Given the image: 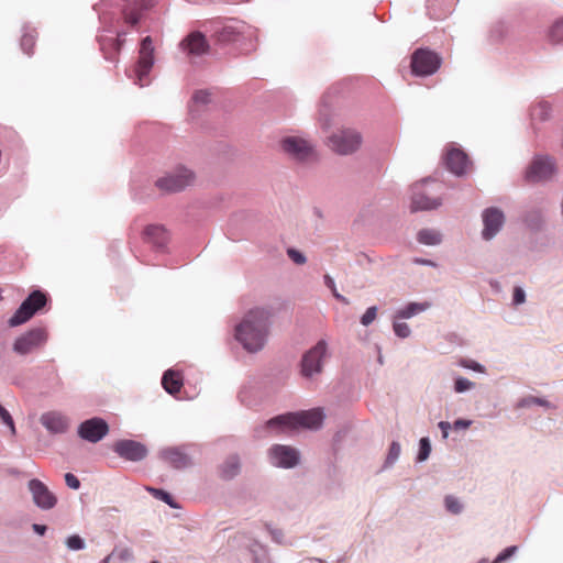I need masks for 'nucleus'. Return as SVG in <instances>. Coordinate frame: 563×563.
Instances as JSON below:
<instances>
[{
  "label": "nucleus",
  "mask_w": 563,
  "mask_h": 563,
  "mask_svg": "<svg viewBox=\"0 0 563 563\" xmlns=\"http://www.w3.org/2000/svg\"><path fill=\"white\" fill-rule=\"evenodd\" d=\"M273 316L272 307H254L235 325L234 338L246 352L257 353L264 349L269 336Z\"/></svg>",
  "instance_id": "f257e3e1"
},
{
  "label": "nucleus",
  "mask_w": 563,
  "mask_h": 563,
  "mask_svg": "<svg viewBox=\"0 0 563 563\" xmlns=\"http://www.w3.org/2000/svg\"><path fill=\"white\" fill-rule=\"evenodd\" d=\"M330 358L328 342L319 340L313 346L306 351L299 363V373L302 378L316 382L323 373L324 366Z\"/></svg>",
  "instance_id": "f03ea898"
},
{
  "label": "nucleus",
  "mask_w": 563,
  "mask_h": 563,
  "mask_svg": "<svg viewBox=\"0 0 563 563\" xmlns=\"http://www.w3.org/2000/svg\"><path fill=\"white\" fill-rule=\"evenodd\" d=\"M216 36L222 44L234 43L251 51L255 47L253 43L257 41V30L244 22L234 21L217 30Z\"/></svg>",
  "instance_id": "7ed1b4c3"
},
{
  "label": "nucleus",
  "mask_w": 563,
  "mask_h": 563,
  "mask_svg": "<svg viewBox=\"0 0 563 563\" xmlns=\"http://www.w3.org/2000/svg\"><path fill=\"white\" fill-rule=\"evenodd\" d=\"M549 209L550 202L547 197H534L522 207L519 220L527 230L540 232L547 225Z\"/></svg>",
  "instance_id": "20e7f679"
},
{
  "label": "nucleus",
  "mask_w": 563,
  "mask_h": 563,
  "mask_svg": "<svg viewBox=\"0 0 563 563\" xmlns=\"http://www.w3.org/2000/svg\"><path fill=\"white\" fill-rule=\"evenodd\" d=\"M282 152L298 164H310L318 159L316 145L299 135H287L280 140Z\"/></svg>",
  "instance_id": "39448f33"
},
{
  "label": "nucleus",
  "mask_w": 563,
  "mask_h": 563,
  "mask_svg": "<svg viewBox=\"0 0 563 563\" xmlns=\"http://www.w3.org/2000/svg\"><path fill=\"white\" fill-rule=\"evenodd\" d=\"M154 46L151 36H146L141 41L139 49V59L128 76L133 79L134 84L145 87L150 84L148 75L154 66Z\"/></svg>",
  "instance_id": "423d86ee"
},
{
  "label": "nucleus",
  "mask_w": 563,
  "mask_h": 563,
  "mask_svg": "<svg viewBox=\"0 0 563 563\" xmlns=\"http://www.w3.org/2000/svg\"><path fill=\"white\" fill-rule=\"evenodd\" d=\"M196 174L185 165H178L159 177L155 185L164 192H178L194 185Z\"/></svg>",
  "instance_id": "0eeeda50"
},
{
  "label": "nucleus",
  "mask_w": 563,
  "mask_h": 563,
  "mask_svg": "<svg viewBox=\"0 0 563 563\" xmlns=\"http://www.w3.org/2000/svg\"><path fill=\"white\" fill-rule=\"evenodd\" d=\"M47 302L46 295L41 290L32 291L29 297L20 305L18 310L9 319L10 327H18L29 321Z\"/></svg>",
  "instance_id": "6e6552de"
},
{
  "label": "nucleus",
  "mask_w": 563,
  "mask_h": 563,
  "mask_svg": "<svg viewBox=\"0 0 563 563\" xmlns=\"http://www.w3.org/2000/svg\"><path fill=\"white\" fill-rule=\"evenodd\" d=\"M361 134L353 129H340L328 137L329 147L340 155H349L358 150Z\"/></svg>",
  "instance_id": "1a4fd4ad"
},
{
  "label": "nucleus",
  "mask_w": 563,
  "mask_h": 563,
  "mask_svg": "<svg viewBox=\"0 0 563 563\" xmlns=\"http://www.w3.org/2000/svg\"><path fill=\"white\" fill-rule=\"evenodd\" d=\"M441 57L428 49L418 48L411 56V70L412 74L419 77L433 75L441 66Z\"/></svg>",
  "instance_id": "9d476101"
},
{
  "label": "nucleus",
  "mask_w": 563,
  "mask_h": 563,
  "mask_svg": "<svg viewBox=\"0 0 563 563\" xmlns=\"http://www.w3.org/2000/svg\"><path fill=\"white\" fill-rule=\"evenodd\" d=\"M46 341L47 333L45 329L34 328L18 336L12 350L19 355H27L42 347Z\"/></svg>",
  "instance_id": "9b49d317"
},
{
  "label": "nucleus",
  "mask_w": 563,
  "mask_h": 563,
  "mask_svg": "<svg viewBox=\"0 0 563 563\" xmlns=\"http://www.w3.org/2000/svg\"><path fill=\"white\" fill-rule=\"evenodd\" d=\"M296 430L292 412L279 415L255 428V435L264 438L268 435L287 434Z\"/></svg>",
  "instance_id": "f8f14e48"
},
{
  "label": "nucleus",
  "mask_w": 563,
  "mask_h": 563,
  "mask_svg": "<svg viewBox=\"0 0 563 563\" xmlns=\"http://www.w3.org/2000/svg\"><path fill=\"white\" fill-rule=\"evenodd\" d=\"M268 462L279 468H294L300 462V453L297 449L285 445L274 444L267 451Z\"/></svg>",
  "instance_id": "ddd939ff"
},
{
  "label": "nucleus",
  "mask_w": 563,
  "mask_h": 563,
  "mask_svg": "<svg viewBox=\"0 0 563 563\" xmlns=\"http://www.w3.org/2000/svg\"><path fill=\"white\" fill-rule=\"evenodd\" d=\"M194 444L169 446L159 451V457L176 470H184L192 465L190 450Z\"/></svg>",
  "instance_id": "4468645a"
},
{
  "label": "nucleus",
  "mask_w": 563,
  "mask_h": 563,
  "mask_svg": "<svg viewBox=\"0 0 563 563\" xmlns=\"http://www.w3.org/2000/svg\"><path fill=\"white\" fill-rule=\"evenodd\" d=\"M109 432V424L107 421L99 417H93L82 421L78 426V435L90 443L101 441Z\"/></svg>",
  "instance_id": "2eb2a0df"
},
{
  "label": "nucleus",
  "mask_w": 563,
  "mask_h": 563,
  "mask_svg": "<svg viewBox=\"0 0 563 563\" xmlns=\"http://www.w3.org/2000/svg\"><path fill=\"white\" fill-rule=\"evenodd\" d=\"M482 238L485 241H490L501 231L505 224V214L499 208H486L482 212Z\"/></svg>",
  "instance_id": "dca6fc26"
},
{
  "label": "nucleus",
  "mask_w": 563,
  "mask_h": 563,
  "mask_svg": "<svg viewBox=\"0 0 563 563\" xmlns=\"http://www.w3.org/2000/svg\"><path fill=\"white\" fill-rule=\"evenodd\" d=\"M430 183V179H423L412 186V196L410 209L412 212L422 210H433L441 206L440 198H430L424 190V186Z\"/></svg>",
  "instance_id": "f3484780"
},
{
  "label": "nucleus",
  "mask_w": 563,
  "mask_h": 563,
  "mask_svg": "<svg viewBox=\"0 0 563 563\" xmlns=\"http://www.w3.org/2000/svg\"><path fill=\"white\" fill-rule=\"evenodd\" d=\"M554 162L548 156H537L529 165L526 177L529 181L548 180L554 174Z\"/></svg>",
  "instance_id": "a211bd4d"
},
{
  "label": "nucleus",
  "mask_w": 563,
  "mask_h": 563,
  "mask_svg": "<svg viewBox=\"0 0 563 563\" xmlns=\"http://www.w3.org/2000/svg\"><path fill=\"white\" fill-rule=\"evenodd\" d=\"M113 451L122 459L139 462L146 457L147 449L141 442L134 440H119L113 445Z\"/></svg>",
  "instance_id": "6ab92c4d"
},
{
  "label": "nucleus",
  "mask_w": 563,
  "mask_h": 563,
  "mask_svg": "<svg viewBox=\"0 0 563 563\" xmlns=\"http://www.w3.org/2000/svg\"><path fill=\"white\" fill-rule=\"evenodd\" d=\"M27 486L32 494L33 501L38 508L48 510L56 505V496L40 479H31Z\"/></svg>",
  "instance_id": "aec40b11"
},
{
  "label": "nucleus",
  "mask_w": 563,
  "mask_h": 563,
  "mask_svg": "<svg viewBox=\"0 0 563 563\" xmlns=\"http://www.w3.org/2000/svg\"><path fill=\"white\" fill-rule=\"evenodd\" d=\"M40 422L52 434H62L69 429V418L60 411L44 412Z\"/></svg>",
  "instance_id": "412c9836"
},
{
  "label": "nucleus",
  "mask_w": 563,
  "mask_h": 563,
  "mask_svg": "<svg viewBox=\"0 0 563 563\" xmlns=\"http://www.w3.org/2000/svg\"><path fill=\"white\" fill-rule=\"evenodd\" d=\"M180 48L189 57H197L207 53L209 49V45L202 33L192 32L180 42Z\"/></svg>",
  "instance_id": "4be33fe9"
},
{
  "label": "nucleus",
  "mask_w": 563,
  "mask_h": 563,
  "mask_svg": "<svg viewBox=\"0 0 563 563\" xmlns=\"http://www.w3.org/2000/svg\"><path fill=\"white\" fill-rule=\"evenodd\" d=\"M292 417H295L296 430L300 427L317 430L323 423L324 412L321 408H313L310 410L292 413Z\"/></svg>",
  "instance_id": "5701e85b"
},
{
  "label": "nucleus",
  "mask_w": 563,
  "mask_h": 563,
  "mask_svg": "<svg viewBox=\"0 0 563 563\" xmlns=\"http://www.w3.org/2000/svg\"><path fill=\"white\" fill-rule=\"evenodd\" d=\"M445 163L449 170L456 176L464 175L470 165L467 155L457 148H452L448 152Z\"/></svg>",
  "instance_id": "b1692460"
},
{
  "label": "nucleus",
  "mask_w": 563,
  "mask_h": 563,
  "mask_svg": "<svg viewBox=\"0 0 563 563\" xmlns=\"http://www.w3.org/2000/svg\"><path fill=\"white\" fill-rule=\"evenodd\" d=\"M241 459L238 454H230L219 466V475L222 479L230 481L241 472Z\"/></svg>",
  "instance_id": "393cba45"
},
{
  "label": "nucleus",
  "mask_w": 563,
  "mask_h": 563,
  "mask_svg": "<svg viewBox=\"0 0 563 563\" xmlns=\"http://www.w3.org/2000/svg\"><path fill=\"white\" fill-rule=\"evenodd\" d=\"M147 242L152 243L156 249H164L168 242V234L162 225H148L144 231Z\"/></svg>",
  "instance_id": "a878e982"
},
{
  "label": "nucleus",
  "mask_w": 563,
  "mask_h": 563,
  "mask_svg": "<svg viewBox=\"0 0 563 563\" xmlns=\"http://www.w3.org/2000/svg\"><path fill=\"white\" fill-rule=\"evenodd\" d=\"M155 0H139L124 11L125 22L135 25L141 19V12L151 9Z\"/></svg>",
  "instance_id": "bb28decb"
},
{
  "label": "nucleus",
  "mask_w": 563,
  "mask_h": 563,
  "mask_svg": "<svg viewBox=\"0 0 563 563\" xmlns=\"http://www.w3.org/2000/svg\"><path fill=\"white\" fill-rule=\"evenodd\" d=\"M442 233L432 228H424L418 231L417 241L427 246H437L442 243Z\"/></svg>",
  "instance_id": "cd10ccee"
},
{
  "label": "nucleus",
  "mask_w": 563,
  "mask_h": 563,
  "mask_svg": "<svg viewBox=\"0 0 563 563\" xmlns=\"http://www.w3.org/2000/svg\"><path fill=\"white\" fill-rule=\"evenodd\" d=\"M162 385L170 395L178 393L183 386L179 373L174 369H167L162 377Z\"/></svg>",
  "instance_id": "c85d7f7f"
},
{
  "label": "nucleus",
  "mask_w": 563,
  "mask_h": 563,
  "mask_svg": "<svg viewBox=\"0 0 563 563\" xmlns=\"http://www.w3.org/2000/svg\"><path fill=\"white\" fill-rule=\"evenodd\" d=\"M430 308L429 302H409L395 312L396 319H410Z\"/></svg>",
  "instance_id": "c756f323"
},
{
  "label": "nucleus",
  "mask_w": 563,
  "mask_h": 563,
  "mask_svg": "<svg viewBox=\"0 0 563 563\" xmlns=\"http://www.w3.org/2000/svg\"><path fill=\"white\" fill-rule=\"evenodd\" d=\"M552 113V107L548 101L541 100L532 106L530 110V118L532 121H547Z\"/></svg>",
  "instance_id": "7c9ffc66"
},
{
  "label": "nucleus",
  "mask_w": 563,
  "mask_h": 563,
  "mask_svg": "<svg viewBox=\"0 0 563 563\" xmlns=\"http://www.w3.org/2000/svg\"><path fill=\"white\" fill-rule=\"evenodd\" d=\"M532 406H540V407H543L547 410L555 408V406L552 405L545 398L534 397V396L523 397L517 404V408H531Z\"/></svg>",
  "instance_id": "2f4dec72"
},
{
  "label": "nucleus",
  "mask_w": 563,
  "mask_h": 563,
  "mask_svg": "<svg viewBox=\"0 0 563 563\" xmlns=\"http://www.w3.org/2000/svg\"><path fill=\"white\" fill-rule=\"evenodd\" d=\"M547 38L553 44L563 43V18L555 20L547 32Z\"/></svg>",
  "instance_id": "473e14b6"
},
{
  "label": "nucleus",
  "mask_w": 563,
  "mask_h": 563,
  "mask_svg": "<svg viewBox=\"0 0 563 563\" xmlns=\"http://www.w3.org/2000/svg\"><path fill=\"white\" fill-rule=\"evenodd\" d=\"M401 453V445L398 441H393L389 445L383 468L387 470L395 465Z\"/></svg>",
  "instance_id": "72a5a7b5"
},
{
  "label": "nucleus",
  "mask_w": 563,
  "mask_h": 563,
  "mask_svg": "<svg viewBox=\"0 0 563 563\" xmlns=\"http://www.w3.org/2000/svg\"><path fill=\"white\" fill-rule=\"evenodd\" d=\"M476 384L464 376H456L454 378L453 390L456 394H463L474 389Z\"/></svg>",
  "instance_id": "f704fd0d"
},
{
  "label": "nucleus",
  "mask_w": 563,
  "mask_h": 563,
  "mask_svg": "<svg viewBox=\"0 0 563 563\" xmlns=\"http://www.w3.org/2000/svg\"><path fill=\"white\" fill-rule=\"evenodd\" d=\"M401 319H396V316L393 317V330L394 333L400 339H407L411 334V329L406 322H401Z\"/></svg>",
  "instance_id": "c9c22d12"
},
{
  "label": "nucleus",
  "mask_w": 563,
  "mask_h": 563,
  "mask_svg": "<svg viewBox=\"0 0 563 563\" xmlns=\"http://www.w3.org/2000/svg\"><path fill=\"white\" fill-rule=\"evenodd\" d=\"M146 490L151 493L153 497L166 503L172 508H178V505L174 501V498L167 492L153 487H146Z\"/></svg>",
  "instance_id": "e433bc0d"
},
{
  "label": "nucleus",
  "mask_w": 563,
  "mask_h": 563,
  "mask_svg": "<svg viewBox=\"0 0 563 563\" xmlns=\"http://www.w3.org/2000/svg\"><path fill=\"white\" fill-rule=\"evenodd\" d=\"M444 506L445 509L453 515H459L463 511V505L461 500L452 495H448L444 498Z\"/></svg>",
  "instance_id": "4c0bfd02"
},
{
  "label": "nucleus",
  "mask_w": 563,
  "mask_h": 563,
  "mask_svg": "<svg viewBox=\"0 0 563 563\" xmlns=\"http://www.w3.org/2000/svg\"><path fill=\"white\" fill-rule=\"evenodd\" d=\"M457 365L462 368L471 369L476 373H481V374L486 373V367L484 365H482L481 363H478L477 361L472 360V358H461V360H459Z\"/></svg>",
  "instance_id": "58836bf2"
},
{
  "label": "nucleus",
  "mask_w": 563,
  "mask_h": 563,
  "mask_svg": "<svg viewBox=\"0 0 563 563\" xmlns=\"http://www.w3.org/2000/svg\"><path fill=\"white\" fill-rule=\"evenodd\" d=\"M430 453H431V443H430L429 438H427V437L421 438L419 441V451H418V455H417V461L423 462V461L428 460L430 456Z\"/></svg>",
  "instance_id": "ea45409f"
},
{
  "label": "nucleus",
  "mask_w": 563,
  "mask_h": 563,
  "mask_svg": "<svg viewBox=\"0 0 563 563\" xmlns=\"http://www.w3.org/2000/svg\"><path fill=\"white\" fill-rule=\"evenodd\" d=\"M66 547L71 551H80L86 548L85 540L78 534H73L66 539Z\"/></svg>",
  "instance_id": "a19ab883"
},
{
  "label": "nucleus",
  "mask_w": 563,
  "mask_h": 563,
  "mask_svg": "<svg viewBox=\"0 0 563 563\" xmlns=\"http://www.w3.org/2000/svg\"><path fill=\"white\" fill-rule=\"evenodd\" d=\"M0 419L10 429L12 435L16 433L14 420L10 412L0 404Z\"/></svg>",
  "instance_id": "79ce46f5"
},
{
  "label": "nucleus",
  "mask_w": 563,
  "mask_h": 563,
  "mask_svg": "<svg viewBox=\"0 0 563 563\" xmlns=\"http://www.w3.org/2000/svg\"><path fill=\"white\" fill-rule=\"evenodd\" d=\"M323 280H324V285L331 289L332 291V295L338 299L340 300L341 302L347 305L349 303V300L342 296L341 294L338 292L336 290V286H335V283H334V279L330 276V275H324L323 277Z\"/></svg>",
  "instance_id": "37998d69"
},
{
  "label": "nucleus",
  "mask_w": 563,
  "mask_h": 563,
  "mask_svg": "<svg viewBox=\"0 0 563 563\" xmlns=\"http://www.w3.org/2000/svg\"><path fill=\"white\" fill-rule=\"evenodd\" d=\"M197 106L208 104L211 100V93L208 90H197L191 98Z\"/></svg>",
  "instance_id": "c03bdc74"
},
{
  "label": "nucleus",
  "mask_w": 563,
  "mask_h": 563,
  "mask_svg": "<svg viewBox=\"0 0 563 563\" xmlns=\"http://www.w3.org/2000/svg\"><path fill=\"white\" fill-rule=\"evenodd\" d=\"M35 37L33 34L24 32L21 38V47L27 55L32 54V47L34 45Z\"/></svg>",
  "instance_id": "a18cd8bd"
},
{
  "label": "nucleus",
  "mask_w": 563,
  "mask_h": 563,
  "mask_svg": "<svg viewBox=\"0 0 563 563\" xmlns=\"http://www.w3.org/2000/svg\"><path fill=\"white\" fill-rule=\"evenodd\" d=\"M287 255L297 265H303L307 262L306 255L297 249H287Z\"/></svg>",
  "instance_id": "49530a36"
},
{
  "label": "nucleus",
  "mask_w": 563,
  "mask_h": 563,
  "mask_svg": "<svg viewBox=\"0 0 563 563\" xmlns=\"http://www.w3.org/2000/svg\"><path fill=\"white\" fill-rule=\"evenodd\" d=\"M377 310L378 309L376 306H372V307L367 308L366 311L361 317V323L364 327H368L371 323H373V321L377 317Z\"/></svg>",
  "instance_id": "de8ad7c7"
},
{
  "label": "nucleus",
  "mask_w": 563,
  "mask_h": 563,
  "mask_svg": "<svg viewBox=\"0 0 563 563\" xmlns=\"http://www.w3.org/2000/svg\"><path fill=\"white\" fill-rule=\"evenodd\" d=\"M527 295L525 289L521 286H516L512 292V305L515 307L520 306L526 302Z\"/></svg>",
  "instance_id": "09e8293b"
},
{
  "label": "nucleus",
  "mask_w": 563,
  "mask_h": 563,
  "mask_svg": "<svg viewBox=\"0 0 563 563\" xmlns=\"http://www.w3.org/2000/svg\"><path fill=\"white\" fill-rule=\"evenodd\" d=\"M518 548L516 545H511L501 551L493 561V563H504L506 560L515 555Z\"/></svg>",
  "instance_id": "8fccbe9b"
},
{
  "label": "nucleus",
  "mask_w": 563,
  "mask_h": 563,
  "mask_svg": "<svg viewBox=\"0 0 563 563\" xmlns=\"http://www.w3.org/2000/svg\"><path fill=\"white\" fill-rule=\"evenodd\" d=\"M245 545L250 554L252 555V560H254L255 556L261 555L260 548H267L266 545L262 544L256 540H249V542Z\"/></svg>",
  "instance_id": "3c124183"
},
{
  "label": "nucleus",
  "mask_w": 563,
  "mask_h": 563,
  "mask_svg": "<svg viewBox=\"0 0 563 563\" xmlns=\"http://www.w3.org/2000/svg\"><path fill=\"white\" fill-rule=\"evenodd\" d=\"M266 529L274 542H276L277 544L284 543V533L280 529L273 528L269 525L266 526Z\"/></svg>",
  "instance_id": "603ef678"
},
{
  "label": "nucleus",
  "mask_w": 563,
  "mask_h": 563,
  "mask_svg": "<svg viewBox=\"0 0 563 563\" xmlns=\"http://www.w3.org/2000/svg\"><path fill=\"white\" fill-rule=\"evenodd\" d=\"M261 555L255 556L253 563H273L267 548H260Z\"/></svg>",
  "instance_id": "864d4df0"
},
{
  "label": "nucleus",
  "mask_w": 563,
  "mask_h": 563,
  "mask_svg": "<svg viewBox=\"0 0 563 563\" xmlns=\"http://www.w3.org/2000/svg\"><path fill=\"white\" fill-rule=\"evenodd\" d=\"M66 485L71 489H79L80 481L71 473L65 474Z\"/></svg>",
  "instance_id": "5fc2aeb1"
},
{
  "label": "nucleus",
  "mask_w": 563,
  "mask_h": 563,
  "mask_svg": "<svg viewBox=\"0 0 563 563\" xmlns=\"http://www.w3.org/2000/svg\"><path fill=\"white\" fill-rule=\"evenodd\" d=\"M112 553H115L114 556H117L120 561H128L133 556L132 551L128 548L114 550Z\"/></svg>",
  "instance_id": "6e6d98bb"
},
{
  "label": "nucleus",
  "mask_w": 563,
  "mask_h": 563,
  "mask_svg": "<svg viewBox=\"0 0 563 563\" xmlns=\"http://www.w3.org/2000/svg\"><path fill=\"white\" fill-rule=\"evenodd\" d=\"M473 421L468 419H457L453 422L452 427L455 430H464L472 426Z\"/></svg>",
  "instance_id": "4d7b16f0"
},
{
  "label": "nucleus",
  "mask_w": 563,
  "mask_h": 563,
  "mask_svg": "<svg viewBox=\"0 0 563 563\" xmlns=\"http://www.w3.org/2000/svg\"><path fill=\"white\" fill-rule=\"evenodd\" d=\"M438 427H439V429L441 430L442 438H443L444 440H446V439H448V437H449V431H450V429L452 428V424H451L450 422H448V421H440V422L438 423Z\"/></svg>",
  "instance_id": "13d9d810"
},
{
  "label": "nucleus",
  "mask_w": 563,
  "mask_h": 563,
  "mask_svg": "<svg viewBox=\"0 0 563 563\" xmlns=\"http://www.w3.org/2000/svg\"><path fill=\"white\" fill-rule=\"evenodd\" d=\"M415 263L416 264H419V265H424V266H430V267H437V263L431 261V260H427V258H416L415 260Z\"/></svg>",
  "instance_id": "bf43d9fd"
},
{
  "label": "nucleus",
  "mask_w": 563,
  "mask_h": 563,
  "mask_svg": "<svg viewBox=\"0 0 563 563\" xmlns=\"http://www.w3.org/2000/svg\"><path fill=\"white\" fill-rule=\"evenodd\" d=\"M32 529H33V531H34L35 533H37L38 536H44V534H45V532H46V530H47L46 526H44V525H40V523H34V525L32 526Z\"/></svg>",
  "instance_id": "052dcab7"
},
{
  "label": "nucleus",
  "mask_w": 563,
  "mask_h": 563,
  "mask_svg": "<svg viewBox=\"0 0 563 563\" xmlns=\"http://www.w3.org/2000/svg\"><path fill=\"white\" fill-rule=\"evenodd\" d=\"M320 121H321V124L323 128H329V125H330L329 119L322 112L320 113Z\"/></svg>",
  "instance_id": "680f3d73"
},
{
  "label": "nucleus",
  "mask_w": 563,
  "mask_h": 563,
  "mask_svg": "<svg viewBox=\"0 0 563 563\" xmlns=\"http://www.w3.org/2000/svg\"><path fill=\"white\" fill-rule=\"evenodd\" d=\"M115 553H111L109 555H107L104 559H102L100 561V563H110L111 562V559L114 556Z\"/></svg>",
  "instance_id": "e2e57ef3"
},
{
  "label": "nucleus",
  "mask_w": 563,
  "mask_h": 563,
  "mask_svg": "<svg viewBox=\"0 0 563 563\" xmlns=\"http://www.w3.org/2000/svg\"><path fill=\"white\" fill-rule=\"evenodd\" d=\"M122 35H123V34H121V33H119V34H118V42H119V45H121V42L123 41V40H122Z\"/></svg>",
  "instance_id": "0e129e2a"
},
{
  "label": "nucleus",
  "mask_w": 563,
  "mask_h": 563,
  "mask_svg": "<svg viewBox=\"0 0 563 563\" xmlns=\"http://www.w3.org/2000/svg\"><path fill=\"white\" fill-rule=\"evenodd\" d=\"M245 538H246V537H245V534H239V536H236L234 539L242 540V539H245Z\"/></svg>",
  "instance_id": "69168bd1"
},
{
  "label": "nucleus",
  "mask_w": 563,
  "mask_h": 563,
  "mask_svg": "<svg viewBox=\"0 0 563 563\" xmlns=\"http://www.w3.org/2000/svg\"><path fill=\"white\" fill-rule=\"evenodd\" d=\"M378 363H379V364H383V363H384V361H383V356H382V355H379V356H378Z\"/></svg>",
  "instance_id": "338daca9"
},
{
  "label": "nucleus",
  "mask_w": 563,
  "mask_h": 563,
  "mask_svg": "<svg viewBox=\"0 0 563 563\" xmlns=\"http://www.w3.org/2000/svg\"><path fill=\"white\" fill-rule=\"evenodd\" d=\"M478 563H487V560L483 559Z\"/></svg>",
  "instance_id": "774afa93"
}]
</instances>
